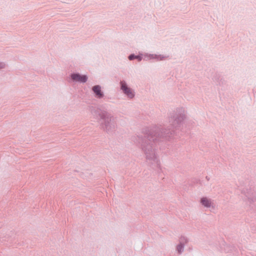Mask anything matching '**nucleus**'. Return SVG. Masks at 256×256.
<instances>
[{"instance_id": "nucleus-1", "label": "nucleus", "mask_w": 256, "mask_h": 256, "mask_svg": "<svg viewBox=\"0 0 256 256\" xmlns=\"http://www.w3.org/2000/svg\"><path fill=\"white\" fill-rule=\"evenodd\" d=\"M186 116L182 108H178L170 114L168 121L172 128L166 129L161 125H154L142 130L144 136H134L132 140L140 144L144 154L147 164L153 169L161 170L160 161L156 152V146L163 139L168 140L176 134V131L182 124Z\"/></svg>"}, {"instance_id": "nucleus-2", "label": "nucleus", "mask_w": 256, "mask_h": 256, "mask_svg": "<svg viewBox=\"0 0 256 256\" xmlns=\"http://www.w3.org/2000/svg\"><path fill=\"white\" fill-rule=\"evenodd\" d=\"M92 114L96 118L101 128L107 133H112L116 127V118L106 110L92 107L90 108Z\"/></svg>"}, {"instance_id": "nucleus-3", "label": "nucleus", "mask_w": 256, "mask_h": 256, "mask_svg": "<svg viewBox=\"0 0 256 256\" xmlns=\"http://www.w3.org/2000/svg\"><path fill=\"white\" fill-rule=\"evenodd\" d=\"M69 82L85 83L88 80L86 74H81L78 72H72L70 75Z\"/></svg>"}, {"instance_id": "nucleus-4", "label": "nucleus", "mask_w": 256, "mask_h": 256, "mask_svg": "<svg viewBox=\"0 0 256 256\" xmlns=\"http://www.w3.org/2000/svg\"><path fill=\"white\" fill-rule=\"evenodd\" d=\"M120 90L128 98L132 99L134 98L135 96L134 92L128 86L125 80H120Z\"/></svg>"}, {"instance_id": "nucleus-5", "label": "nucleus", "mask_w": 256, "mask_h": 256, "mask_svg": "<svg viewBox=\"0 0 256 256\" xmlns=\"http://www.w3.org/2000/svg\"><path fill=\"white\" fill-rule=\"evenodd\" d=\"M142 58L144 60L148 61L150 60L155 59L157 61L164 60L167 58L168 56H164L162 54H150L148 53L142 54Z\"/></svg>"}, {"instance_id": "nucleus-6", "label": "nucleus", "mask_w": 256, "mask_h": 256, "mask_svg": "<svg viewBox=\"0 0 256 256\" xmlns=\"http://www.w3.org/2000/svg\"><path fill=\"white\" fill-rule=\"evenodd\" d=\"M92 91L94 96L98 99L102 98L104 96V93L102 90V87L100 85H95L92 87Z\"/></svg>"}, {"instance_id": "nucleus-7", "label": "nucleus", "mask_w": 256, "mask_h": 256, "mask_svg": "<svg viewBox=\"0 0 256 256\" xmlns=\"http://www.w3.org/2000/svg\"><path fill=\"white\" fill-rule=\"evenodd\" d=\"M200 204L206 208H210L212 205L211 200L206 197H203L200 198Z\"/></svg>"}, {"instance_id": "nucleus-8", "label": "nucleus", "mask_w": 256, "mask_h": 256, "mask_svg": "<svg viewBox=\"0 0 256 256\" xmlns=\"http://www.w3.org/2000/svg\"><path fill=\"white\" fill-rule=\"evenodd\" d=\"M142 54L139 53L138 55H136L134 54H131L128 56V58L130 60H137L138 62H140L142 60Z\"/></svg>"}, {"instance_id": "nucleus-9", "label": "nucleus", "mask_w": 256, "mask_h": 256, "mask_svg": "<svg viewBox=\"0 0 256 256\" xmlns=\"http://www.w3.org/2000/svg\"><path fill=\"white\" fill-rule=\"evenodd\" d=\"M242 193H244L245 194L246 197L247 198L250 204H252V202H254V200H256V198H254L253 196H252L250 195V192L248 191L246 192L245 191L242 190Z\"/></svg>"}, {"instance_id": "nucleus-10", "label": "nucleus", "mask_w": 256, "mask_h": 256, "mask_svg": "<svg viewBox=\"0 0 256 256\" xmlns=\"http://www.w3.org/2000/svg\"><path fill=\"white\" fill-rule=\"evenodd\" d=\"M184 246L182 244H180L176 246V250L179 254H182L184 250Z\"/></svg>"}, {"instance_id": "nucleus-11", "label": "nucleus", "mask_w": 256, "mask_h": 256, "mask_svg": "<svg viewBox=\"0 0 256 256\" xmlns=\"http://www.w3.org/2000/svg\"><path fill=\"white\" fill-rule=\"evenodd\" d=\"M188 242V239L184 236H181L179 239L180 244H182L185 246V244H187Z\"/></svg>"}, {"instance_id": "nucleus-12", "label": "nucleus", "mask_w": 256, "mask_h": 256, "mask_svg": "<svg viewBox=\"0 0 256 256\" xmlns=\"http://www.w3.org/2000/svg\"><path fill=\"white\" fill-rule=\"evenodd\" d=\"M6 64L4 62H0V70L4 68Z\"/></svg>"}, {"instance_id": "nucleus-13", "label": "nucleus", "mask_w": 256, "mask_h": 256, "mask_svg": "<svg viewBox=\"0 0 256 256\" xmlns=\"http://www.w3.org/2000/svg\"><path fill=\"white\" fill-rule=\"evenodd\" d=\"M206 180H210V178H208V176H206Z\"/></svg>"}]
</instances>
